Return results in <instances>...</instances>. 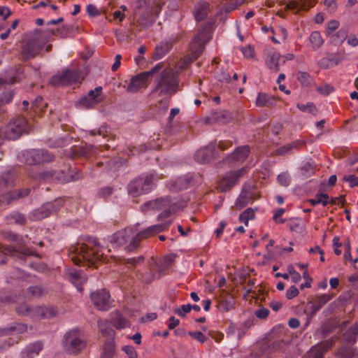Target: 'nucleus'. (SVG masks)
<instances>
[{
    "label": "nucleus",
    "instance_id": "obj_23",
    "mask_svg": "<svg viewBox=\"0 0 358 358\" xmlns=\"http://www.w3.org/2000/svg\"><path fill=\"white\" fill-rule=\"evenodd\" d=\"M282 342L275 341L268 345H264L255 354L256 358H270V355L278 352L282 347Z\"/></svg>",
    "mask_w": 358,
    "mask_h": 358
},
{
    "label": "nucleus",
    "instance_id": "obj_59",
    "mask_svg": "<svg viewBox=\"0 0 358 358\" xmlns=\"http://www.w3.org/2000/svg\"><path fill=\"white\" fill-rule=\"evenodd\" d=\"M188 188L187 183L184 181L182 177L177 179L171 186L170 189L173 191H181Z\"/></svg>",
    "mask_w": 358,
    "mask_h": 358
},
{
    "label": "nucleus",
    "instance_id": "obj_6",
    "mask_svg": "<svg viewBox=\"0 0 358 358\" xmlns=\"http://www.w3.org/2000/svg\"><path fill=\"white\" fill-rule=\"evenodd\" d=\"M31 129L26 118L17 115L11 119L3 131L5 138L16 140L23 134H29Z\"/></svg>",
    "mask_w": 358,
    "mask_h": 358
},
{
    "label": "nucleus",
    "instance_id": "obj_14",
    "mask_svg": "<svg viewBox=\"0 0 358 358\" xmlns=\"http://www.w3.org/2000/svg\"><path fill=\"white\" fill-rule=\"evenodd\" d=\"M219 157V152L215 143H211L207 146L200 148L194 155L195 159L202 164L209 163Z\"/></svg>",
    "mask_w": 358,
    "mask_h": 358
},
{
    "label": "nucleus",
    "instance_id": "obj_35",
    "mask_svg": "<svg viewBox=\"0 0 358 358\" xmlns=\"http://www.w3.org/2000/svg\"><path fill=\"white\" fill-rule=\"evenodd\" d=\"M301 145H304V143L301 142L300 141H295L277 148L275 150V153L277 155H285L287 154H290L293 149H297Z\"/></svg>",
    "mask_w": 358,
    "mask_h": 358
},
{
    "label": "nucleus",
    "instance_id": "obj_32",
    "mask_svg": "<svg viewBox=\"0 0 358 358\" xmlns=\"http://www.w3.org/2000/svg\"><path fill=\"white\" fill-rule=\"evenodd\" d=\"M27 330V327L24 324L15 323L7 327L0 329V336L10 335L14 333L22 334Z\"/></svg>",
    "mask_w": 358,
    "mask_h": 358
},
{
    "label": "nucleus",
    "instance_id": "obj_47",
    "mask_svg": "<svg viewBox=\"0 0 358 358\" xmlns=\"http://www.w3.org/2000/svg\"><path fill=\"white\" fill-rule=\"evenodd\" d=\"M297 80L303 87H309L313 80L312 76L305 71H299Z\"/></svg>",
    "mask_w": 358,
    "mask_h": 358
},
{
    "label": "nucleus",
    "instance_id": "obj_12",
    "mask_svg": "<svg viewBox=\"0 0 358 358\" xmlns=\"http://www.w3.org/2000/svg\"><path fill=\"white\" fill-rule=\"evenodd\" d=\"M245 169L242 168L236 171H231L225 174L217 183V189L222 192L229 191L236 185L238 180L245 174Z\"/></svg>",
    "mask_w": 358,
    "mask_h": 358
},
{
    "label": "nucleus",
    "instance_id": "obj_1",
    "mask_svg": "<svg viewBox=\"0 0 358 358\" xmlns=\"http://www.w3.org/2000/svg\"><path fill=\"white\" fill-rule=\"evenodd\" d=\"M55 34L50 29H36L26 33L20 43L19 59L25 62L35 58L40 54L46 43L52 38Z\"/></svg>",
    "mask_w": 358,
    "mask_h": 358
},
{
    "label": "nucleus",
    "instance_id": "obj_42",
    "mask_svg": "<svg viewBox=\"0 0 358 358\" xmlns=\"http://www.w3.org/2000/svg\"><path fill=\"white\" fill-rule=\"evenodd\" d=\"M329 196L326 193L317 192L314 199H309L308 201L313 206L322 203L323 206L329 204Z\"/></svg>",
    "mask_w": 358,
    "mask_h": 358
},
{
    "label": "nucleus",
    "instance_id": "obj_25",
    "mask_svg": "<svg viewBox=\"0 0 358 358\" xmlns=\"http://www.w3.org/2000/svg\"><path fill=\"white\" fill-rule=\"evenodd\" d=\"M57 313V311L54 307L36 306L33 308L31 318L48 319L56 316Z\"/></svg>",
    "mask_w": 358,
    "mask_h": 358
},
{
    "label": "nucleus",
    "instance_id": "obj_26",
    "mask_svg": "<svg viewBox=\"0 0 358 358\" xmlns=\"http://www.w3.org/2000/svg\"><path fill=\"white\" fill-rule=\"evenodd\" d=\"M69 280L76 287L77 289L82 292L83 285L87 282V277L82 271L73 270L69 273Z\"/></svg>",
    "mask_w": 358,
    "mask_h": 358
},
{
    "label": "nucleus",
    "instance_id": "obj_37",
    "mask_svg": "<svg viewBox=\"0 0 358 358\" xmlns=\"http://www.w3.org/2000/svg\"><path fill=\"white\" fill-rule=\"evenodd\" d=\"M172 44L170 43H162L160 45L156 46L155 52L152 55V58L155 60H158L162 58L166 54H167L171 49Z\"/></svg>",
    "mask_w": 358,
    "mask_h": 358
},
{
    "label": "nucleus",
    "instance_id": "obj_50",
    "mask_svg": "<svg viewBox=\"0 0 358 358\" xmlns=\"http://www.w3.org/2000/svg\"><path fill=\"white\" fill-rule=\"evenodd\" d=\"M155 20L152 19V16L148 13H142L138 19L137 20V22L143 27H148L153 24Z\"/></svg>",
    "mask_w": 358,
    "mask_h": 358
},
{
    "label": "nucleus",
    "instance_id": "obj_49",
    "mask_svg": "<svg viewBox=\"0 0 358 358\" xmlns=\"http://www.w3.org/2000/svg\"><path fill=\"white\" fill-rule=\"evenodd\" d=\"M7 219L13 220L15 224L20 225H24L27 222L25 215L17 211L10 213L7 216Z\"/></svg>",
    "mask_w": 358,
    "mask_h": 358
},
{
    "label": "nucleus",
    "instance_id": "obj_40",
    "mask_svg": "<svg viewBox=\"0 0 358 358\" xmlns=\"http://www.w3.org/2000/svg\"><path fill=\"white\" fill-rule=\"evenodd\" d=\"M149 271H146L145 273H142L141 278L143 282L145 283H150L152 282L156 278H159V275L156 276L155 274V271L157 268V265L155 263L150 264Z\"/></svg>",
    "mask_w": 358,
    "mask_h": 358
},
{
    "label": "nucleus",
    "instance_id": "obj_62",
    "mask_svg": "<svg viewBox=\"0 0 358 358\" xmlns=\"http://www.w3.org/2000/svg\"><path fill=\"white\" fill-rule=\"evenodd\" d=\"M316 90L320 94L327 96L330 94L334 90V88L329 84H325L322 86H318Z\"/></svg>",
    "mask_w": 358,
    "mask_h": 358
},
{
    "label": "nucleus",
    "instance_id": "obj_54",
    "mask_svg": "<svg viewBox=\"0 0 358 358\" xmlns=\"http://www.w3.org/2000/svg\"><path fill=\"white\" fill-rule=\"evenodd\" d=\"M254 218L255 212L251 208H247L239 215V220L243 222L246 226L248 225L249 220H252Z\"/></svg>",
    "mask_w": 358,
    "mask_h": 358
},
{
    "label": "nucleus",
    "instance_id": "obj_10",
    "mask_svg": "<svg viewBox=\"0 0 358 358\" xmlns=\"http://www.w3.org/2000/svg\"><path fill=\"white\" fill-rule=\"evenodd\" d=\"M80 77L79 70L66 69L52 76L49 83L52 86H66L77 83Z\"/></svg>",
    "mask_w": 358,
    "mask_h": 358
},
{
    "label": "nucleus",
    "instance_id": "obj_63",
    "mask_svg": "<svg viewBox=\"0 0 358 358\" xmlns=\"http://www.w3.org/2000/svg\"><path fill=\"white\" fill-rule=\"evenodd\" d=\"M279 184L284 187H287L290 183V177L286 172L279 174L277 177Z\"/></svg>",
    "mask_w": 358,
    "mask_h": 358
},
{
    "label": "nucleus",
    "instance_id": "obj_48",
    "mask_svg": "<svg viewBox=\"0 0 358 358\" xmlns=\"http://www.w3.org/2000/svg\"><path fill=\"white\" fill-rule=\"evenodd\" d=\"M33 308L34 307L29 306L25 303H21L15 308V311L18 315L31 317Z\"/></svg>",
    "mask_w": 358,
    "mask_h": 358
},
{
    "label": "nucleus",
    "instance_id": "obj_55",
    "mask_svg": "<svg viewBox=\"0 0 358 358\" xmlns=\"http://www.w3.org/2000/svg\"><path fill=\"white\" fill-rule=\"evenodd\" d=\"M27 292L32 297L39 298L43 294L44 288L41 285H33L27 288Z\"/></svg>",
    "mask_w": 358,
    "mask_h": 358
},
{
    "label": "nucleus",
    "instance_id": "obj_5",
    "mask_svg": "<svg viewBox=\"0 0 358 358\" xmlns=\"http://www.w3.org/2000/svg\"><path fill=\"white\" fill-rule=\"evenodd\" d=\"M178 80L170 69H164L160 74L158 82L153 90V93L159 96L172 95L178 91Z\"/></svg>",
    "mask_w": 358,
    "mask_h": 358
},
{
    "label": "nucleus",
    "instance_id": "obj_27",
    "mask_svg": "<svg viewBox=\"0 0 358 358\" xmlns=\"http://www.w3.org/2000/svg\"><path fill=\"white\" fill-rule=\"evenodd\" d=\"M336 355L338 358H358V349L351 345L342 344Z\"/></svg>",
    "mask_w": 358,
    "mask_h": 358
},
{
    "label": "nucleus",
    "instance_id": "obj_53",
    "mask_svg": "<svg viewBox=\"0 0 358 358\" xmlns=\"http://www.w3.org/2000/svg\"><path fill=\"white\" fill-rule=\"evenodd\" d=\"M73 26L70 24H64L61 28L52 29L55 31L54 36H59L60 38H64L69 36V34L73 31Z\"/></svg>",
    "mask_w": 358,
    "mask_h": 358
},
{
    "label": "nucleus",
    "instance_id": "obj_31",
    "mask_svg": "<svg viewBox=\"0 0 358 358\" xmlns=\"http://www.w3.org/2000/svg\"><path fill=\"white\" fill-rule=\"evenodd\" d=\"M276 99L275 98L272 96L269 95L266 93H262L259 92L258 94L257 100H256V105L258 107H273L275 105Z\"/></svg>",
    "mask_w": 358,
    "mask_h": 358
},
{
    "label": "nucleus",
    "instance_id": "obj_9",
    "mask_svg": "<svg viewBox=\"0 0 358 358\" xmlns=\"http://www.w3.org/2000/svg\"><path fill=\"white\" fill-rule=\"evenodd\" d=\"M22 156L24 162L28 165L48 163L54 159V155L45 149H34L24 151Z\"/></svg>",
    "mask_w": 358,
    "mask_h": 358
},
{
    "label": "nucleus",
    "instance_id": "obj_2",
    "mask_svg": "<svg viewBox=\"0 0 358 358\" xmlns=\"http://www.w3.org/2000/svg\"><path fill=\"white\" fill-rule=\"evenodd\" d=\"M103 255L100 251V245L97 238L89 237L85 243L79 245L75 249V253L71 259L76 265L87 262L88 266H97L99 262L103 261Z\"/></svg>",
    "mask_w": 358,
    "mask_h": 358
},
{
    "label": "nucleus",
    "instance_id": "obj_43",
    "mask_svg": "<svg viewBox=\"0 0 358 358\" xmlns=\"http://www.w3.org/2000/svg\"><path fill=\"white\" fill-rule=\"evenodd\" d=\"M234 299L230 295L220 301L219 308L222 312H228L234 308Z\"/></svg>",
    "mask_w": 358,
    "mask_h": 358
},
{
    "label": "nucleus",
    "instance_id": "obj_52",
    "mask_svg": "<svg viewBox=\"0 0 358 358\" xmlns=\"http://www.w3.org/2000/svg\"><path fill=\"white\" fill-rule=\"evenodd\" d=\"M296 106L301 111L308 113L313 115H316L318 111L315 105L312 102H308L306 104L299 103L296 104Z\"/></svg>",
    "mask_w": 358,
    "mask_h": 358
},
{
    "label": "nucleus",
    "instance_id": "obj_58",
    "mask_svg": "<svg viewBox=\"0 0 358 358\" xmlns=\"http://www.w3.org/2000/svg\"><path fill=\"white\" fill-rule=\"evenodd\" d=\"M92 148L90 145H84L80 147H75L73 149V152L78 157H86L91 152Z\"/></svg>",
    "mask_w": 358,
    "mask_h": 358
},
{
    "label": "nucleus",
    "instance_id": "obj_18",
    "mask_svg": "<svg viewBox=\"0 0 358 358\" xmlns=\"http://www.w3.org/2000/svg\"><path fill=\"white\" fill-rule=\"evenodd\" d=\"M233 116L231 113L225 110H212L206 120V124H224L232 121Z\"/></svg>",
    "mask_w": 358,
    "mask_h": 358
},
{
    "label": "nucleus",
    "instance_id": "obj_19",
    "mask_svg": "<svg viewBox=\"0 0 358 358\" xmlns=\"http://www.w3.org/2000/svg\"><path fill=\"white\" fill-rule=\"evenodd\" d=\"M66 169L62 170H46L38 173V178L43 180H50L59 183H67Z\"/></svg>",
    "mask_w": 358,
    "mask_h": 358
},
{
    "label": "nucleus",
    "instance_id": "obj_38",
    "mask_svg": "<svg viewBox=\"0 0 358 358\" xmlns=\"http://www.w3.org/2000/svg\"><path fill=\"white\" fill-rule=\"evenodd\" d=\"M241 3L242 1L238 0H233L226 3L223 8V10L220 12V20H222L224 22L227 18V15L234 10L236 8H238V6L241 5Z\"/></svg>",
    "mask_w": 358,
    "mask_h": 358
},
{
    "label": "nucleus",
    "instance_id": "obj_56",
    "mask_svg": "<svg viewBox=\"0 0 358 358\" xmlns=\"http://www.w3.org/2000/svg\"><path fill=\"white\" fill-rule=\"evenodd\" d=\"M113 325L117 329H122L129 326V321L122 315L118 314L117 317L114 319Z\"/></svg>",
    "mask_w": 358,
    "mask_h": 358
},
{
    "label": "nucleus",
    "instance_id": "obj_20",
    "mask_svg": "<svg viewBox=\"0 0 358 358\" xmlns=\"http://www.w3.org/2000/svg\"><path fill=\"white\" fill-rule=\"evenodd\" d=\"M154 236H155V234H154L150 226L136 234V236L132 238L130 243L126 247V250L128 252H132L138 247L141 241L143 239H146Z\"/></svg>",
    "mask_w": 358,
    "mask_h": 358
},
{
    "label": "nucleus",
    "instance_id": "obj_45",
    "mask_svg": "<svg viewBox=\"0 0 358 358\" xmlns=\"http://www.w3.org/2000/svg\"><path fill=\"white\" fill-rule=\"evenodd\" d=\"M329 346H327L324 350H321L319 346L313 347L304 356L303 358H323L324 351L328 350Z\"/></svg>",
    "mask_w": 358,
    "mask_h": 358
},
{
    "label": "nucleus",
    "instance_id": "obj_36",
    "mask_svg": "<svg viewBox=\"0 0 358 358\" xmlns=\"http://www.w3.org/2000/svg\"><path fill=\"white\" fill-rule=\"evenodd\" d=\"M97 325L103 335L114 339L115 332L108 320H99Z\"/></svg>",
    "mask_w": 358,
    "mask_h": 358
},
{
    "label": "nucleus",
    "instance_id": "obj_29",
    "mask_svg": "<svg viewBox=\"0 0 358 358\" xmlns=\"http://www.w3.org/2000/svg\"><path fill=\"white\" fill-rule=\"evenodd\" d=\"M358 336V325L350 327L343 334V344L353 345L357 342Z\"/></svg>",
    "mask_w": 358,
    "mask_h": 358
},
{
    "label": "nucleus",
    "instance_id": "obj_3",
    "mask_svg": "<svg viewBox=\"0 0 358 358\" xmlns=\"http://www.w3.org/2000/svg\"><path fill=\"white\" fill-rule=\"evenodd\" d=\"M62 345L64 352L68 355H77L86 348L87 342L81 329L75 327L64 334Z\"/></svg>",
    "mask_w": 358,
    "mask_h": 358
},
{
    "label": "nucleus",
    "instance_id": "obj_41",
    "mask_svg": "<svg viewBox=\"0 0 358 358\" xmlns=\"http://www.w3.org/2000/svg\"><path fill=\"white\" fill-rule=\"evenodd\" d=\"M42 349L43 343L40 341L35 342L28 345L22 352V355H25L27 357H30L33 355H37Z\"/></svg>",
    "mask_w": 358,
    "mask_h": 358
},
{
    "label": "nucleus",
    "instance_id": "obj_28",
    "mask_svg": "<svg viewBox=\"0 0 358 358\" xmlns=\"http://www.w3.org/2000/svg\"><path fill=\"white\" fill-rule=\"evenodd\" d=\"M210 11V4L204 1H199L194 8V15L197 22L204 20Z\"/></svg>",
    "mask_w": 358,
    "mask_h": 358
},
{
    "label": "nucleus",
    "instance_id": "obj_34",
    "mask_svg": "<svg viewBox=\"0 0 358 358\" xmlns=\"http://www.w3.org/2000/svg\"><path fill=\"white\" fill-rule=\"evenodd\" d=\"M281 55L278 52H273L268 57L266 61L267 66L272 71H278L280 69Z\"/></svg>",
    "mask_w": 358,
    "mask_h": 358
},
{
    "label": "nucleus",
    "instance_id": "obj_24",
    "mask_svg": "<svg viewBox=\"0 0 358 358\" xmlns=\"http://www.w3.org/2000/svg\"><path fill=\"white\" fill-rule=\"evenodd\" d=\"M134 231L131 228L127 227L123 230L118 231L111 237L110 242L115 243L117 246H122L131 241Z\"/></svg>",
    "mask_w": 358,
    "mask_h": 358
},
{
    "label": "nucleus",
    "instance_id": "obj_30",
    "mask_svg": "<svg viewBox=\"0 0 358 358\" xmlns=\"http://www.w3.org/2000/svg\"><path fill=\"white\" fill-rule=\"evenodd\" d=\"M115 343L113 338H108L103 345V352L100 358H113L115 355Z\"/></svg>",
    "mask_w": 358,
    "mask_h": 358
},
{
    "label": "nucleus",
    "instance_id": "obj_60",
    "mask_svg": "<svg viewBox=\"0 0 358 358\" xmlns=\"http://www.w3.org/2000/svg\"><path fill=\"white\" fill-rule=\"evenodd\" d=\"M15 200V198L12 192H8L0 195V205H9Z\"/></svg>",
    "mask_w": 358,
    "mask_h": 358
},
{
    "label": "nucleus",
    "instance_id": "obj_16",
    "mask_svg": "<svg viewBox=\"0 0 358 358\" xmlns=\"http://www.w3.org/2000/svg\"><path fill=\"white\" fill-rule=\"evenodd\" d=\"M208 41L207 35L204 31L199 33L195 36L193 41L190 45V54L189 55V60L190 62L196 60L203 52L205 45Z\"/></svg>",
    "mask_w": 358,
    "mask_h": 358
},
{
    "label": "nucleus",
    "instance_id": "obj_39",
    "mask_svg": "<svg viewBox=\"0 0 358 358\" xmlns=\"http://www.w3.org/2000/svg\"><path fill=\"white\" fill-rule=\"evenodd\" d=\"M14 176L11 171H8L2 174L0 177V192L3 191L8 186L13 183Z\"/></svg>",
    "mask_w": 358,
    "mask_h": 358
},
{
    "label": "nucleus",
    "instance_id": "obj_22",
    "mask_svg": "<svg viewBox=\"0 0 358 358\" xmlns=\"http://www.w3.org/2000/svg\"><path fill=\"white\" fill-rule=\"evenodd\" d=\"M250 152L249 145H242L236 148L235 150L226 157V162L229 163L244 162Z\"/></svg>",
    "mask_w": 358,
    "mask_h": 358
},
{
    "label": "nucleus",
    "instance_id": "obj_33",
    "mask_svg": "<svg viewBox=\"0 0 358 358\" xmlns=\"http://www.w3.org/2000/svg\"><path fill=\"white\" fill-rule=\"evenodd\" d=\"M253 193L250 191H247L243 187L242 192L236 201L235 206L237 209L244 208L250 201L252 200Z\"/></svg>",
    "mask_w": 358,
    "mask_h": 358
},
{
    "label": "nucleus",
    "instance_id": "obj_17",
    "mask_svg": "<svg viewBox=\"0 0 358 358\" xmlns=\"http://www.w3.org/2000/svg\"><path fill=\"white\" fill-rule=\"evenodd\" d=\"M331 299L332 295L325 294L317 296L313 300L309 301L306 306L305 310L308 317H313L316 313Z\"/></svg>",
    "mask_w": 358,
    "mask_h": 358
},
{
    "label": "nucleus",
    "instance_id": "obj_64",
    "mask_svg": "<svg viewBox=\"0 0 358 358\" xmlns=\"http://www.w3.org/2000/svg\"><path fill=\"white\" fill-rule=\"evenodd\" d=\"M122 350L125 352L128 358H138V353L133 346L124 345Z\"/></svg>",
    "mask_w": 358,
    "mask_h": 358
},
{
    "label": "nucleus",
    "instance_id": "obj_4",
    "mask_svg": "<svg viewBox=\"0 0 358 358\" xmlns=\"http://www.w3.org/2000/svg\"><path fill=\"white\" fill-rule=\"evenodd\" d=\"M3 236L7 241L16 243L15 246H7L4 248L9 255L23 261H24L27 257L37 256V254L34 251L25 245L23 238L20 235L12 231H5L3 233Z\"/></svg>",
    "mask_w": 358,
    "mask_h": 358
},
{
    "label": "nucleus",
    "instance_id": "obj_11",
    "mask_svg": "<svg viewBox=\"0 0 358 358\" xmlns=\"http://www.w3.org/2000/svg\"><path fill=\"white\" fill-rule=\"evenodd\" d=\"M152 208H156L157 210H163L158 215L159 220L169 217L171 214L175 213L180 209L177 202L173 201L169 196L157 199Z\"/></svg>",
    "mask_w": 358,
    "mask_h": 358
},
{
    "label": "nucleus",
    "instance_id": "obj_21",
    "mask_svg": "<svg viewBox=\"0 0 358 358\" xmlns=\"http://www.w3.org/2000/svg\"><path fill=\"white\" fill-rule=\"evenodd\" d=\"M286 8L288 10L299 13L301 10L307 11L313 7L317 0H287Z\"/></svg>",
    "mask_w": 358,
    "mask_h": 358
},
{
    "label": "nucleus",
    "instance_id": "obj_13",
    "mask_svg": "<svg viewBox=\"0 0 358 358\" xmlns=\"http://www.w3.org/2000/svg\"><path fill=\"white\" fill-rule=\"evenodd\" d=\"M61 202L55 201L54 202H48L41 207L35 209L29 215L31 220H41L49 217L50 215L56 213L61 208Z\"/></svg>",
    "mask_w": 358,
    "mask_h": 358
},
{
    "label": "nucleus",
    "instance_id": "obj_51",
    "mask_svg": "<svg viewBox=\"0 0 358 358\" xmlns=\"http://www.w3.org/2000/svg\"><path fill=\"white\" fill-rule=\"evenodd\" d=\"M99 101L92 100L90 98L87 96L81 97L77 102V106L83 107L85 108H91L94 107L95 105L98 104Z\"/></svg>",
    "mask_w": 358,
    "mask_h": 358
},
{
    "label": "nucleus",
    "instance_id": "obj_46",
    "mask_svg": "<svg viewBox=\"0 0 358 358\" xmlns=\"http://www.w3.org/2000/svg\"><path fill=\"white\" fill-rule=\"evenodd\" d=\"M66 173L67 182H74L83 178V173L76 168L71 169L70 167H66Z\"/></svg>",
    "mask_w": 358,
    "mask_h": 358
},
{
    "label": "nucleus",
    "instance_id": "obj_57",
    "mask_svg": "<svg viewBox=\"0 0 358 358\" xmlns=\"http://www.w3.org/2000/svg\"><path fill=\"white\" fill-rule=\"evenodd\" d=\"M310 42L315 48H319L323 43L321 34L319 31H313L309 38Z\"/></svg>",
    "mask_w": 358,
    "mask_h": 358
},
{
    "label": "nucleus",
    "instance_id": "obj_61",
    "mask_svg": "<svg viewBox=\"0 0 358 358\" xmlns=\"http://www.w3.org/2000/svg\"><path fill=\"white\" fill-rule=\"evenodd\" d=\"M171 224V222L168 221V222H166L162 224L152 225V226H151V227L152 229L154 234H155V235H156L158 233H160V232L167 230Z\"/></svg>",
    "mask_w": 358,
    "mask_h": 358
},
{
    "label": "nucleus",
    "instance_id": "obj_7",
    "mask_svg": "<svg viewBox=\"0 0 358 358\" xmlns=\"http://www.w3.org/2000/svg\"><path fill=\"white\" fill-rule=\"evenodd\" d=\"M153 177L151 174L140 176L131 180L127 185L129 195L136 197L148 193L152 187Z\"/></svg>",
    "mask_w": 358,
    "mask_h": 358
},
{
    "label": "nucleus",
    "instance_id": "obj_15",
    "mask_svg": "<svg viewBox=\"0 0 358 358\" xmlns=\"http://www.w3.org/2000/svg\"><path fill=\"white\" fill-rule=\"evenodd\" d=\"M90 297L94 306L99 310H108L111 306L110 295L106 289L92 292Z\"/></svg>",
    "mask_w": 358,
    "mask_h": 358
},
{
    "label": "nucleus",
    "instance_id": "obj_8",
    "mask_svg": "<svg viewBox=\"0 0 358 358\" xmlns=\"http://www.w3.org/2000/svg\"><path fill=\"white\" fill-rule=\"evenodd\" d=\"M162 68V64H157L150 71H144L133 76L127 85V91L136 92L141 88L145 87L149 78L155 73L159 72Z\"/></svg>",
    "mask_w": 358,
    "mask_h": 358
},
{
    "label": "nucleus",
    "instance_id": "obj_44",
    "mask_svg": "<svg viewBox=\"0 0 358 358\" xmlns=\"http://www.w3.org/2000/svg\"><path fill=\"white\" fill-rule=\"evenodd\" d=\"M348 34V28H341L336 34L331 36L332 41L335 45L341 44L347 38Z\"/></svg>",
    "mask_w": 358,
    "mask_h": 358
}]
</instances>
